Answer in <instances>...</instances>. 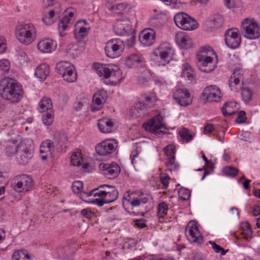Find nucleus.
<instances>
[{
	"instance_id": "nucleus-1",
	"label": "nucleus",
	"mask_w": 260,
	"mask_h": 260,
	"mask_svg": "<svg viewBox=\"0 0 260 260\" xmlns=\"http://www.w3.org/2000/svg\"><path fill=\"white\" fill-rule=\"evenodd\" d=\"M118 196V192L114 186L108 184L101 185L91 190L89 193L81 194V199L86 202L96 204L102 207L104 204L112 203Z\"/></svg>"
},
{
	"instance_id": "nucleus-2",
	"label": "nucleus",
	"mask_w": 260,
	"mask_h": 260,
	"mask_svg": "<svg viewBox=\"0 0 260 260\" xmlns=\"http://www.w3.org/2000/svg\"><path fill=\"white\" fill-rule=\"evenodd\" d=\"M100 77L105 79L110 78L113 85L119 84L122 79V71L117 66L114 64H99L96 69Z\"/></svg>"
},
{
	"instance_id": "nucleus-3",
	"label": "nucleus",
	"mask_w": 260,
	"mask_h": 260,
	"mask_svg": "<svg viewBox=\"0 0 260 260\" xmlns=\"http://www.w3.org/2000/svg\"><path fill=\"white\" fill-rule=\"evenodd\" d=\"M36 29L31 23H17V40L22 44L28 45L35 40Z\"/></svg>"
},
{
	"instance_id": "nucleus-4",
	"label": "nucleus",
	"mask_w": 260,
	"mask_h": 260,
	"mask_svg": "<svg viewBox=\"0 0 260 260\" xmlns=\"http://www.w3.org/2000/svg\"><path fill=\"white\" fill-rule=\"evenodd\" d=\"M16 82L11 78H5L0 81V95L14 104L16 102Z\"/></svg>"
},
{
	"instance_id": "nucleus-5",
	"label": "nucleus",
	"mask_w": 260,
	"mask_h": 260,
	"mask_svg": "<svg viewBox=\"0 0 260 260\" xmlns=\"http://www.w3.org/2000/svg\"><path fill=\"white\" fill-rule=\"evenodd\" d=\"M34 147L31 142L28 140L24 139L21 141V143L17 146V161L20 165H26L32 157Z\"/></svg>"
},
{
	"instance_id": "nucleus-6",
	"label": "nucleus",
	"mask_w": 260,
	"mask_h": 260,
	"mask_svg": "<svg viewBox=\"0 0 260 260\" xmlns=\"http://www.w3.org/2000/svg\"><path fill=\"white\" fill-rule=\"evenodd\" d=\"M174 21L178 27L185 30H192L198 27L196 20L185 13L180 12L176 14Z\"/></svg>"
},
{
	"instance_id": "nucleus-7",
	"label": "nucleus",
	"mask_w": 260,
	"mask_h": 260,
	"mask_svg": "<svg viewBox=\"0 0 260 260\" xmlns=\"http://www.w3.org/2000/svg\"><path fill=\"white\" fill-rule=\"evenodd\" d=\"M241 31L245 33L244 37L248 39H256L260 37V26L256 22L248 18L242 21Z\"/></svg>"
},
{
	"instance_id": "nucleus-8",
	"label": "nucleus",
	"mask_w": 260,
	"mask_h": 260,
	"mask_svg": "<svg viewBox=\"0 0 260 260\" xmlns=\"http://www.w3.org/2000/svg\"><path fill=\"white\" fill-rule=\"evenodd\" d=\"M113 30L116 35L126 36L133 32L132 24L127 18L122 16L117 18L113 25Z\"/></svg>"
},
{
	"instance_id": "nucleus-9",
	"label": "nucleus",
	"mask_w": 260,
	"mask_h": 260,
	"mask_svg": "<svg viewBox=\"0 0 260 260\" xmlns=\"http://www.w3.org/2000/svg\"><path fill=\"white\" fill-rule=\"evenodd\" d=\"M185 235L187 239L191 242H196L199 244L203 243V237L201 235L197 223L194 221H190L185 229Z\"/></svg>"
},
{
	"instance_id": "nucleus-10",
	"label": "nucleus",
	"mask_w": 260,
	"mask_h": 260,
	"mask_svg": "<svg viewBox=\"0 0 260 260\" xmlns=\"http://www.w3.org/2000/svg\"><path fill=\"white\" fill-rule=\"evenodd\" d=\"M225 42L227 46L235 49L239 47L241 43V38L238 29L235 28H229L224 34Z\"/></svg>"
},
{
	"instance_id": "nucleus-11",
	"label": "nucleus",
	"mask_w": 260,
	"mask_h": 260,
	"mask_svg": "<svg viewBox=\"0 0 260 260\" xmlns=\"http://www.w3.org/2000/svg\"><path fill=\"white\" fill-rule=\"evenodd\" d=\"M161 121L162 117L159 115H157L151 118L149 121L144 123L143 127L146 131L156 135L164 134L161 129H166V127Z\"/></svg>"
},
{
	"instance_id": "nucleus-12",
	"label": "nucleus",
	"mask_w": 260,
	"mask_h": 260,
	"mask_svg": "<svg viewBox=\"0 0 260 260\" xmlns=\"http://www.w3.org/2000/svg\"><path fill=\"white\" fill-rule=\"evenodd\" d=\"M197 58V66L199 70L203 72L210 73L214 70L216 67L213 62V58L207 54H198Z\"/></svg>"
},
{
	"instance_id": "nucleus-13",
	"label": "nucleus",
	"mask_w": 260,
	"mask_h": 260,
	"mask_svg": "<svg viewBox=\"0 0 260 260\" xmlns=\"http://www.w3.org/2000/svg\"><path fill=\"white\" fill-rule=\"evenodd\" d=\"M156 56L160 57L162 60L161 64L165 66L169 63L172 59L174 51L169 43H164L159 46L154 52Z\"/></svg>"
},
{
	"instance_id": "nucleus-14",
	"label": "nucleus",
	"mask_w": 260,
	"mask_h": 260,
	"mask_svg": "<svg viewBox=\"0 0 260 260\" xmlns=\"http://www.w3.org/2000/svg\"><path fill=\"white\" fill-rule=\"evenodd\" d=\"M117 147V143L114 139L106 140L98 144L95 150L99 155L105 156L112 153Z\"/></svg>"
},
{
	"instance_id": "nucleus-15",
	"label": "nucleus",
	"mask_w": 260,
	"mask_h": 260,
	"mask_svg": "<svg viewBox=\"0 0 260 260\" xmlns=\"http://www.w3.org/2000/svg\"><path fill=\"white\" fill-rule=\"evenodd\" d=\"M68 137L63 131H57L54 134V142L53 148L58 152H65L67 148Z\"/></svg>"
},
{
	"instance_id": "nucleus-16",
	"label": "nucleus",
	"mask_w": 260,
	"mask_h": 260,
	"mask_svg": "<svg viewBox=\"0 0 260 260\" xmlns=\"http://www.w3.org/2000/svg\"><path fill=\"white\" fill-rule=\"evenodd\" d=\"M119 39H112L106 43L105 50L109 57L114 58L119 57L123 52L122 47L119 44Z\"/></svg>"
},
{
	"instance_id": "nucleus-17",
	"label": "nucleus",
	"mask_w": 260,
	"mask_h": 260,
	"mask_svg": "<svg viewBox=\"0 0 260 260\" xmlns=\"http://www.w3.org/2000/svg\"><path fill=\"white\" fill-rule=\"evenodd\" d=\"M34 185V181L30 176L25 174L17 176V193L20 196L21 193L29 191Z\"/></svg>"
},
{
	"instance_id": "nucleus-18",
	"label": "nucleus",
	"mask_w": 260,
	"mask_h": 260,
	"mask_svg": "<svg viewBox=\"0 0 260 260\" xmlns=\"http://www.w3.org/2000/svg\"><path fill=\"white\" fill-rule=\"evenodd\" d=\"M99 168L103 171V174L109 179H114L117 177L121 171L119 166L115 162L101 163L99 165Z\"/></svg>"
},
{
	"instance_id": "nucleus-19",
	"label": "nucleus",
	"mask_w": 260,
	"mask_h": 260,
	"mask_svg": "<svg viewBox=\"0 0 260 260\" xmlns=\"http://www.w3.org/2000/svg\"><path fill=\"white\" fill-rule=\"evenodd\" d=\"M155 32L151 28L144 29L140 36V41L145 46H151L154 42Z\"/></svg>"
},
{
	"instance_id": "nucleus-20",
	"label": "nucleus",
	"mask_w": 260,
	"mask_h": 260,
	"mask_svg": "<svg viewBox=\"0 0 260 260\" xmlns=\"http://www.w3.org/2000/svg\"><path fill=\"white\" fill-rule=\"evenodd\" d=\"M126 66L129 68H146L145 61L143 58L136 54H133L128 56L125 61Z\"/></svg>"
},
{
	"instance_id": "nucleus-21",
	"label": "nucleus",
	"mask_w": 260,
	"mask_h": 260,
	"mask_svg": "<svg viewBox=\"0 0 260 260\" xmlns=\"http://www.w3.org/2000/svg\"><path fill=\"white\" fill-rule=\"evenodd\" d=\"M243 79L242 70L239 68L234 70L229 81V86L231 90L237 91V86L240 84L241 80Z\"/></svg>"
},
{
	"instance_id": "nucleus-22",
	"label": "nucleus",
	"mask_w": 260,
	"mask_h": 260,
	"mask_svg": "<svg viewBox=\"0 0 260 260\" xmlns=\"http://www.w3.org/2000/svg\"><path fill=\"white\" fill-rule=\"evenodd\" d=\"M56 44L50 39H46L39 42L37 45L38 49L42 53H51L55 50Z\"/></svg>"
},
{
	"instance_id": "nucleus-23",
	"label": "nucleus",
	"mask_w": 260,
	"mask_h": 260,
	"mask_svg": "<svg viewBox=\"0 0 260 260\" xmlns=\"http://www.w3.org/2000/svg\"><path fill=\"white\" fill-rule=\"evenodd\" d=\"M151 106L144 104L143 102H140L135 105L134 108L131 109L129 112L131 115L135 117H143L146 113V109L151 108Z\"/></svg>"
},
{
	"instance_id": "nucleus-24",
	"label": "nucleus",
	"mask_w": 260,
	"mask_h": 260,
	"mask_svg": "<svg viewBox=\"0 0 260 260\" xmlns=\"http://www.w3.org/2000/svg\"><path fill=\"white\" fill-rule=\"evenodd\" d=\"M80 23H76L74 26V35L75 39L80 41L87 36L90 27L84 26L83 25H80Z\"/></svg>"
},
{
	"instance_id": "nucleus-25",
	"label": "nucleus",
	"mask_w": 260,
	"mask_h": 260,
	"mask_svg": "<svg viewBox=\"0 0 260 260\" xmlns=\"http://www.w3.org/2000/svg\"><path fill=\"white\" fill-rule=\"evenodd\" d=\"M134 193L128 195L127 198L123 197V199L127 201L133 207H138L141 204H146L148 202V198L144 196L143 193L141 192L138 197H132Z\"/></svg>"
},
{
	"instance_id": "nucleus-26",
	"label": "nucleus",
	"mask_w": 260,
	"mask_h": 260,
	"mask_svg": "<svg viewBox=\"0 0 260 260\" xmlns=\"http://www.w3.org/2000/svg\"><path fill=\"white\" fill-rule=\"evenodd\" d=\"M98 125L100 131L103 133H110L112 132L113 122L107 118H102L99 120Z\"/></svg>"
},
{
	"instance_id": "nucleus-27",
	"label": "nucleus",
	"mask_w": 260,
	"mask_h": 260,
	"mask_svg": "<svg viewBox=\"0 0 260 260\" xmlns=\"http://www.w3.org/2000/svg\"><path fill=\"white\" fill-rule=\"evenodd\" d=\"M108 98L106 91L104 89L98 91L92 97L93 103L98 106L104 104Z\"/></svg>"
},
{
	"instance_id": "nucleus-28",
	"label": "nucleus",
	"mask_w": 260,
	"mask_h": 260,
	"mask_svg": "<svg viewBox=\"0 0 260 260\" xmlns=\"http://www.w3.org/2000/svg\"><path fill=\"white\" fill-rule=\"evenodd\" d=\"M50 69L46 63L41 64L37 68L35 71V75L40 79H45L49 74Z\"/></svg>"
},
{
	"instance_id": "nucleus-29",
	"label": "nucleus",
	"mask_w": 260,
	"mask_h": 260,
	"mask_svg": "<svg viewBox=\"0 0 260 260\" xmlns=\"http://www.w3.org/2000/svg\"><path fill=\"white\" fill-rule=\"evenodd\" d=\"M182 76L187 78L189 81H193L196 78V74L191 67L188 63H184L183 66Z\"/></svg>"
},
{
	"instance_id": "nucleus-30",
	"label": "nucleus",
	"mask_w": 260,
	"mask_h": 260,
	"mask_svg": "<svg viewBox=\"0 0 260 260\" xmlns=\"http://www.w3.org/2000/svg\"><path fill=\"white\" fill-rule=\"evenodd\" d=\"M5 152L8 157H11L16 153V140H8L5 148Z\"/></svg>"
},
{
	"instance_id": "nucleus-31",
	"label": "nucleus",
	"mask_w": 260,
	"mask_h": 260,
	"mask_svg": "<svg viewBox=\"0 0 260 260\" xmlns=\"http://www.w3.org/2000/svg\"><path fill=\"white\" fill-rule=\"evenodd\" d=\"M38 110L40 112H44L45 111L48 112L52 110V104L51 101L49 98L47 97L43 98L39 102Z\"/></svg>"
},
{
	"instance_id": "nucleus-32",
	"label": "nucleus",
	"mask_w": 260,
	"mask_h": 260,
	"mask_svg": "<svg viewBox=\"0 0 260 260\" xmlns=\"http://www.w3.org/2000/svg\"><path fill=\"white\" fill-rule=\"evenodd\" d=\"M177 41L181 47L184 49H188L192 46V40L187 36L178 37Z\"/></svg>"
},
{
	"instance_id": "nucleus-33",
	"label": "nucleus",
	"mask_w": 260,
	"mask_h": 260,
	"mask_svg": "<svg viewBox=\"0 0 260 260\" xmlns=\"http://www.w3.org/2000/svg\"><path fill=\"white\" fill-rule=\"evenodd\" d=\"M70 20L67 16H64L62 19L59 21L58 24V29L59 35L61 37L65 36L66 34L64 31L67 30L69 27L68 24L69 23Z\"/></svg>"
},
{
	"instance_id": "nucleus-34",
	"label": "nucleus",
	"mask_w": 260,
	"mask_h": 260,
	"mask_svg": "<svg viewBox=\"0 0 260 260\" xmlns=\"http://www.w3.org/2000/svg\"><path fill=\"white\" fill-rule=\"evenodd\" d=\"M63 79L68 82L73 83L76 81L77 79V74L75 70L74 66H71V69H69L66 73L62 76Z\"/></svg>"
},
{
	"instance_id": "nucleus-35",
	"label": "nucleus",
	"mask_w": 260,
	"mask_h": 260,
	"mask_svg": "<svg viewBox=\"0 0 260 260\" xmlns=\"http://www.w3.org/2000/svg\"><path fill=\"white\" fill-rule=\"evenodd\" d=\"M71 66H74V65L69 62L61 61L56 64L55 69L57 72L62 76L66 73L67 71L69 70V69H71Z\"/></svg>"
},
{
	"instance_id": "nucleus-36",
	"label": "nucleus",
	"mask_w": 260,
	"mask_h": 260,
	"mask_svg": "<svg viewBox=\"0 0 260 260\" xmlns=\"http://www.w3.org/2000/svg\"><path fill=\"white\" fill-rule=\"evenodd\" d=\"M54 15V10H50L48 12H44L42 21L45 25H51L55 22Z\"/></svg>"
},
{
	"instance_id": "nucleus-37",
	"label": "nucleus",
	"mask_w": 260,
	"mask_h": 260,
	"mask_svg": "<svg viewBox=\"0 0 260 260\" xmlns=\"http://www.w3.org/2000/svg\"><path fill=\"white\" fill-rule=\"evenodd\" d=\"M212 86V89L209 90V101L211 102H217L220 101L221 98L220 89L214 85Z\"/></svg>"
},
{
	"instance_id": "nucleus-38",
	"label": "nucleus",
	"mask_w": 260,
	"mask_h": 260,
	"mask_svg": "<svg viewBox=\"0 0 260 260\" xmlns=\"http://www.w3.org/2000/svg\"><path fill=\"white\" fill-rule=\"evenodd\" d=\"M224 22L223 17L220 14L214 15L213 19L209 21L210 25H213L214 28L218 29L222 27Z\"/></svg>"
},
{
	"instance_id": "nucleus-39",
	"label": "nucleus",
	"mask_w": 260,
	"mask_h": 260,
	"mask_svg": "<svg viewBox=\"0 0 260 260\" xmlns=\"http://www.w3.org/2000/svg\"><path fill=\"white\" fill-rule=\"evenodd\" d=\"M51 147H53V142L50 140L43 141L40 147V153H50Z\"/></svg>"
},
{
	"instance_id": "nucleus-40",
	"label": "nucleus",
	"mask_w": 260,
	"mask_h": 260,
	"mask_svg": "<svg viewBox=\"0 0 260 260\" xmlns=\"http://www.w3.org/2000/svg\"><path fill=\"white\" fill-rule=\"evenodd\" d=\"M42 121L45 125H50L52 124L54 119V113L52 110L46 112L42 115Z\"/></svg>"
},
{
	"instance_id": "nucleus-41",
	"label": "nucleus",
	"mask_w": 260,
	"mask_h": 260,
	"mask_svg": "<svg viewBox=\"0 0 260 260\" xmlns=\"http://www.w3.org/2000/svg\"><path fill=\"white\" fill-rule=\"evenodd\" d=\"M179 135L182 140L186 143H188L193 139V136L189 134V130L186 128H183L179 132Z\"/></svg>"
},
{
	"instance_id": "nucleus-42",
	"label": "nucleus",
	"mask_w": 260,
	"mask_h": 260,
	"mask_svg": "<svg viewBox=\"0 0 260 260\" xmlns=\"http://www.w3.org/2000/svg\"><path fill=\"white\" fill-rule=\"evenodd\" d=\"M168 210V206L167 204L164 202L159 203L157 207V214L159 218H164L167 214Z\"/></svg>"
},
{
	"instance_id": "nucleus-43",
	"label": "nucleus",
	"mask_w": 260,
	"mask_h": 260,
	"mask_svg": "<svg viewBox=\"0 0 260 260\" xmlns=\"http://www.w3.org/2000/svg\"><path fill=\"white\" fill-rule=\"evenodd\" d=\"M242 100L245 103H248L252 99V92L248 87H243L241 91Z\"/></svg>"
},
{
	"instance_id": "nucleus-44",
	"label": "nucleus",
	"mask_w": 260,
	"mask_h": 260,
	"mask_svg": "<svg viewBox=\"0 0 260 260\" xmlns=\"http://www.w3.org/2000/svg\"><path fill=\"white\" fill-rule=\"evenodd\" d=\"M71 163L74 166H79L81 165L83 158L81 153L78 152H75L71 156Z\"/></svg>"
},
{
	"instance_id": "nucleus-45",
	"label": "nucleus",
	"mask_w": 260,
	"mask_h": 260,
	"mask_svg": "<svg viewBox=\"0 0 260 260\" xmlns=\"http://www.w3.org/2000/svg\"><path fill=\"white\" fill-rule=\"evenodd\" d=\"M223 172L226 176L235 177L238 174L239 170L233 167L227 166L223 168Z\"/></svg>"
},
{
	"instance_id": "nucleus-46",
	"label": "nucleus",
	"mask_w": 260,
	"mask_h": 260,
	"mask_svg": "<svg viewBox=\"0 0 260 260\" xmlns=\"http://www.w3.org/2000/svg\"><path fill=\"white\" fill-rule=\"evenodd\" d=\"M242 228L243 229L242 234L244 238L247 240L251 239L252 236V231L250 225L247 222L244 223L242 225Z\"/></svg>"
},
{
	"instance_id": "nucleus-47",
	"label": "nucleus",
	"mask_w": 260,
	"mask_h": 260,
	"mask_svg": "<svg viewBox=\"0 0 260 260\" xmlns=\"http://www.w3.org/2000/svg\"><path fill=\"white\" fill-rule=\"evenodd\" d=\"M189 95H190V94L188 90L186 89L179 88L174 93L173 96L175 100L179 101V99H182V97L184 96L185 98L186 96H188V97Z\"/></svg>"
},
{
	"instance_id": "nucleus-48",
	"label": "nucleus",
	"mask_w": 260,
	"mask_h": 260,
	"mask_svg": "<svg viewBox=\"0 0 260 260\" xmlns=\"http://www.w3.org/2000/svg\"><path fill=\"white\" fill-rule=\"evenodd\" d=\"M83 183L81 181H74L72 184V190L75 193H80V198H81V194L83 193H86V192H81V190L83 188ZM89 193V192H87Z\"/></svg>"
},
{
	"instance_id": "nucleus-49",
	"label": "nucleus",
	"mask_w": 260,
	"mask_h": 260,
	"mask_svg": "<svg viewBox=\"0 0 260 260\" xmlns=\"http://www.w3.org/2000/svg\"><path fill=\"white\" fill-rule=\"evenodd\" d=\"M149 78L150 73L148 70H145L144 73L138 76V80L139 84L143 85H145L148 82Z\"/></svg>"
},
{
	"instance_id": "nucleus-50",
	"label": "nucleus",
	"mask_w": 260,
	"mask_h": 260,
	"mask_svg": "<svg viewBox=\"0 0 260 260\" xmlns=\"http://www.w3.org/2000/svg\"><path fill=\"white\" fill-rule=\"evenodd\" d=\"M175 158L168 159V161L166 163L168 170L170 171H174L179 169V165L175 162Z\"/></svg>"
},
{
	"instance_id": "nucleus-51",
	"label": "nucleus",
	"mask_w": 260,
	"mask_h": 260,
	"mask_svg": "<svg viewBox=\"0 0 260 260\" xmlns=\"http://www.w3.org/2000/svg\"><path fill=\"white\" fill-rule=\"evenodd\" d=\"M179 198L183 201H186L190 196V191L186 188H180L178 191Z\"/></svg>"
},
{
	"instance_id": "nucleus-52",
	"label": "nucleus",
	"mask_w": 260,
	"mask_h": 260,
	"mask_svg": "<svg viewBox=\"0 0 260 260\" xmlns=\"http://www.w3.org/2000/svg\"><path fill=\"white\" fill-rule=\"evenodd\" d=\"M164 152L168 156V159L175 158V147L173 145H168L164 148Z\"/></svg>"
},
{
	"instance_id": "nucleus-53",
	"label": "nucleus",
	"mask_w": 260,
	"mask_h": 260,
	"mask_svg": "<svg viewBox=\"0 0 260 260\" xmlns=\"http://www.w3.org/2000/svg\"><path fill=\"white\" fill-rule=\"evenodd\" d=\"M17 59L19 60L20 66L22 67L27 64L28 57L24 52L22 51H20L17 56Z\"/></svg>"
},
{
	"instance_id": "nucleus-54",
	"label": "nucleus",
	"mask_w": 260,
	"mask_h": 260,
	"mask_svg": "<svg viewBox=\"0 0 260 260\" xmlns=\"http://www.w3.org/2000/svg\"><path fill=\"white\" fill-rule=\"evenodd\" d=\"M25 258H30L28 251L25 249L17 250V260H24Z\"/></svg>"
},
{
	"instance_id": "nucleus-55",
	"label": "nucleus",
	"mask_w": 260,
	"mask_h": 260,
	"mask_svg": "<svg viewBox=\"0 0 260 260\" xmlns=\"http://www.w3.org/2000/svg\"><path fill=\"white\" fill-rule=\"evenodd\" d=\"M10 68V63L7 59L0 60V69L4 72H8Z\"/></svg>"
},
{
	"instance_id": "nucleus-56",
	"label": "nucleus",
	"mask_w": 260,
	"mask_h": 260,
	"mask_svg": "<svg viewBox=\"0 0 260 260\" xmlns=\"http://www.w3.org/2000/svg\"><path fill=\"white\" fill-rule=\"evenodd\" d=\"M209 243L212 245V248L216 253H220L221 255H224L226 253L228 250L225 251L223 248L217 245L215 242L210 241Z\"/></svg>"
},
{
	"instance_id": "nucleus-57",
	"label": "nucleus",
	"mask_w": 260,
	"mask_h": 260,
	"mask_svg": "<svg viewBox=\"0 0 260 260\" xmlns=\"http://www.w3.org/2000/svg\"><path fill=\"white\" fill-rule=\"evenodd\" d=\"M181 106L186 107L190 105L192 102V99L190 95L186 96V97H182V99H179V101L175 100Z\"/></svg>"
},
{
	"instance_id": "nucleus-58",
	"label": "nucleus",
	"mask_w": 260,
	"mask_h": 260,
	"mask_svg": "<svg viewBox=\"0 0 260 260\" xmlns=\"http://www.w3.org/2000/svg\"><path fill=\"white\" fill-rule=\"evenodd\" d=\"M160 181L164 187L166 189L168 187L169 181L170 179V177L168 175L165 173H161L160 174Z\"/></svg>"
},
{
	"instance_id": "nucleus-59",
	"label": "nucleus",
	"mask_w": 260,
	"mask_h": 260,
	"mask_svg": "<svg viewBox=\"0 0 260 260\" xmlns=\"http://www.w3.org/2000/svg\"><path fill=\"white\" fill-rule=\"evenodd\" d=\"M230 104L228 102L224 103V105L222 108V112L224 116H229L232 115L234 113L233 112H231L229 109L227 110V108L229 107Z\"/></svg>"
},
{
	"instance_id": "nucleus-60",
	"label": "nucleus",
	"mask_w": 260,
	"mask_h": 260,
	"mask_svg": "<svg viewBox=\"0 0 260 260\" xmlns=\"http://www.w3.org/2000/svg\"><path fill=\"white\" fill-rule=\"evenodd\" d=\"M212 86H207L205 89L203 90V93H202L201 98L204 101H209V90L212 89Z\"/></svg>"
},
{
	"instance_id": "nucleus-61",
	"label": "nucleus",
	"mask_w": 260,
	"mask_h": 260,
	"mask_svg": "<svg viewBox=\"0 0 260 260\" xmlns=\"http://www.w3.org/2000/svg\"><path fill=\"white\" fill-rule=\"evenodd\" d=\"M59 100L61 104L66 105L69 100V96L66 92L62 93L59 95Z\"/></svg>"
},
{
	"instance_id": "nucleus-62",
	"label": "nucleus",
	"mask_w": 260,
	"mask_h": 260,
	"mask_svg": "<svg viewBox=\"0 0 260 260\" xmlns=\"http://www.w3.org/2000/svg\"><path fill=\"white\" fill-rule=\"evenodd\" d=\"M7 49L6 41L4 38L0 36V54L4 53Z\"/></svg>"
},
{
	"instance_id": "nucleus-63",
	"label": "nucleus",
	"mask_w": 260,
	"mask_h": 260,
	"mask_svg": "<svg viewBox=\"0 0 260 260\" xmlns=\"http://www.w3.org/2000/svg\"><path fill=\"white\" fill-rule=\"evenodd\" d=\"M145 222L146 220L144 219H136L135 224L140 229H142L146 226Z\"/></svg>"
},
{
	"instance_id": "nucleus-64",
	"label": "nucleus",
	"mask_w": 260,
	"mask_h": 260,
	"mask_svg": "<svg viewBox=\"0 0 260 260\" xmlns=\"http://www.w3.org/2000/svg\"><path fill=\"white\" fill-rule=\"evenodd\" d=\"M81 214L87 218H91L92 213L88 209H83L81 211Z\"/></svg>"
}]
</instances>
